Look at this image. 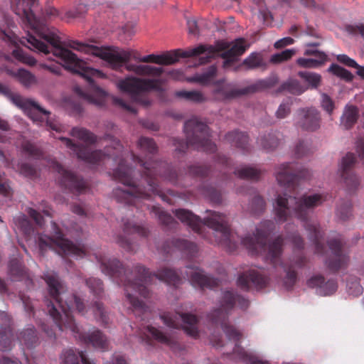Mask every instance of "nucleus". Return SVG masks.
<instances>
[{"label":"nucleus","mask_w":364,"mask_h":364,"mask_svg":"<svg viewBox=\"0 0 364 364\" xmlns=\"http://www.w3.org/2000/svg\"><path fill=\"white\" fill-rule=\"evenodd\" d=\"M187 269L189 271L186 272V277L194 287L201 289H213L220 284V281L218 279L205 274L203 271L197 267L188 266Z\"/></svg>","instance_id":"obj_21"},{"label":"nucleus","mask_w":364,"mask_h":364,"mask_svg":"<svg viewBox=\"0 0 364 364\" xmlns=\"http://www.w3.org/2000/svg\"><path fill=\"white\" fill-rule=\"evenodd\" d=\"M18 339L22 344L29 348L35 347L38 341L36 331L33 326L22 331L18 336Z\"/></svg>","instance_id":"obj_34"},{"label":"nucleus","mask_w":364,"mask_h":364,"mask_svg":"<svg viewBox=\"0 0 364 364\" xmlns=\"http://www.w3.org/2000/svg\"><path fill=\"white\" fill-rule=\"evenodd\" d=\"M210 171L206 166L193 165L189 166L188 174L186 177L205 178L208 176Z\"/></svg>","instance_id":"obj_49"},{"label":"nucleus","mask_w":364,"mask_h":364,"mask_svg":"<svg viewBox=\"0 0 364 364\" xmlns=\"http://www.w3.org/2000/svg\"><path fill=\"white\" fill-rule=\"evenodd\" d=\"M9 274L12 280L24 281L28 289L33 287V282L32 278L18 259L15 258L10 260L9 264Z\"/></svg>","instance_id":"obj_26"},{"label":"nucleus","mask_w":364,"mask_h":364,"mask_svg":"<svg viewBox=\"0 0 364 364\" xmlns=\"http://www.w3.org/2000/svg\"><path fill=\"white\" fill-rule=\"evenodd\" d=\"M95 258L103 274L109 276L119 285L124 286L127 301L130 304L136 316H141V320L147 318L149 308L138 299L136 294L145 299L149 298L150 291L146 285L150 284L154 278L176 288L183 283L181 277L173 269L164 267L152 274L145 267L139 264L129 270L125 268L119 259L108 257L104 254H96Z\"/></svg>","instance_id":"obj_5"},{"label":"nucleus","mask_w":364,"mask_h":364,"mask_svg":"<svg viewBox=\"0 0 364 364\" xmlns=\"http://www.w3.org/2000/svg\"><path fill=\"white\" fill-rule=\"evenodd\" d=\"M47 284L50 301L46 299L47 311L53 318L60 331L69 329L76 339L85 344H91L94 348L105 350L108 348L107 337L98 329L94 328L90 333H83L75 322L72 309L75 308L77 312L85 315L87 312L83 300L76 294L63 301V296L68 291L65 282L59 275L52 271H47L43 275Z\"/></svg>","instance_id":"obj_6"},{"label":"nucleus","mask_w":364,"mask_h":364,"mask_svg":"<svg viewBox=\"0 0 364 364\" xmlns=\"http://www.w3.org/2000/svg\"><path fill=\"white\" fill-rule=\"evenodd\" d=\"M85 284L96 299H101L104 297V284L100 279L90 277L85 279Z\"/></svg>","instance_id":"obj_36"},{"label":"nucleus","mask_w":364,"mask_h":364,"mask_svg":"<svg viewBox=\"0 0 364 364\" xmlns=\"http://www.w3.org/2000/svg\"><path fill=\"white\" fill-rule=\"evenodd\" d=\"M313 152L312 149L309 147L307 142L300 141L295 147V155L298 158H301Z\"/></svg>","instance_id":"obj_54"},{"label":"nucleus","mask_w":364,"mask_h":364,"mask_svg":"<svg viewBox=\"0 0 364 364\" xmlns=\"http://www.w3.org/2000/svg\"><path fill=\"white\" fill-rule=\"evenodd\" d=\"M122 230L124 235H130L137 234L140 237H146L149 234V230L144 226L139 225L129 219H122Z\"/></svg>","instance_id":"obj_32"},{"label":"nucleus","mask_w":364,"mask_h":364,"mask_svg":"<svg viewBox=\"0 0 364 364\" xmlns=\"http://www.w3.org/2000/svg\"><path fill=\"white\" fill-rule=\"evenodd\" d=\"M348 293L353 296H358L363 294V287L356 277H350L347 281Z\"/></svg>","instance_id":"obj_47"},{"label":"nucleus","mask_w":364,"mask_h":364,"mask_svg":"<svg viewBox=\"0 0 364 364\" xmlns=\"http://www.w3.org/2000/svg\"><path fill=\"white\" fill-rule=\"evenodd\" d=\"M297 75L306 82L311 89H316L321 85V76L318 73L309 71H299Z\"/></svg>","instance_id":"obj_43"},{"label":"nucleus","mask_w":364,"mask_h":364,"mask_svg":"<svg viewBox=\"0 0 364 364\" xmlns=\"http://www.w3.org/2000/svg\"><path fill=\"white\" fill-rule=\"evenodd\" d=\"M115 242L128 252H132L134 250L132 242L129 240V239L127 238L125 235H117L115 237Z\"/></svg>","instance_id":"obj_57"},{"label":"nucleus","mask_w":364,"mask_h":364,"mask_svg":"<svg viewBox=\"0 0 364 364\" xmlns=\"http://www.w3.org/2000/svg\"><path fill=\"white\" fill-rule=\"evenodd\" d=\"M268 282L267 277L255 270H250L240 274L237 279V285L243 290L247 291L251 287L262 289Z\"/></svg>","instance_id":"obj_23"},{"label":"nucleus","mask_w":364,"mask_h":364,"mask_svg":"<svg viewBox=\"0 0 364 364\" xmlns=\"http://www.w3.org/2000/svg\"><path fill=\"white\" fill-rule=\"evenodd\" d=\"M287 237L293 243L294 248L298 250H301L304 248V240L297 232H294L288 235Z\"/></svg>","instance_id":"obj_60"},{"label":"nucleus","mask_w":364,"mask_h":364,"mask_svg":"<svg viewBox=\"0 0 364 364\" xmlns=\"http://www.w3.org/2000/svg\"><path fill=\"white\" fill-rule=\"evenodd\" d=\"M95 55L105 60L113 70L119 71L124 67L127 71L132 72L138 76L148 77L128 76L119 80V89L128 93L133 101L144 106H149L151 102L147 93L151 91H161V80L159 77L163 74L164 69L149 65L129 63L131 59L141 62V57L137 52L105 48L98 49Z\"/></svg>","instance_id":"obj_7"},{"label":"nucleus","mask_w":364,"mask_h":364,"mask_svg":"<svg viewBox=\"0 0 364 364\" xmlns=\"http://www.w3.org/2000/svg\"><path fill=\"white\" fill-rule=\"evenodd\" d=\"M225 139L232 146L240 149L244 153L250 152L251 150L250 138L246 132L239 130L229 132L225 134Z\"/></svg>","instance_id":"obj_27"},{"label":"nucleus","mask_w":364,"mask_h":364,"mask_svg":"<svg viewBox=\"0 0 364 364\" xmlns=\"http://www.w3.org/2000/svg\"><path fill=\"white\" fill-rule=\"evenodd\" d=\"M352 204L350 201L342 202L336 209V215L342 221L347 220L351 215Z\"/></svg>","instance_id":"obj_50"},{"label":"nucleus","mask_w":364,"mask_h":364,"mask_svg":"<svg viewBox=\"0 0 364 364\" xmlns=\"http://www.w3.org/2000/svg\"><path fill=\"white\" fill-rule=\"evenodd\" d=\"M22 149L23 152L35 158H39L42 154L41 151L30 141L23 142L22 144Z\"/></svg>","instance_id":"obj_55"},{"label":"nucleus","mask_w":364,"mask_h":364,"mask_svg":"<svg viewBox=\"0 0 364 364\" xmlns=\"http://www.w3.org/2000/svg\"><path fill=\"white\" fill-rule=\"evenodd\" d=\"M358 117V107L355 105H347L341 117L340 126L344 129H350L356 124Z\"/></svg>","instance_id":"obj_30"},{"label":"nucleus","mask_w":364,"mask_h":364,"mask_svg":"<svg viewBox=\"0 0 364 364\" xmlns=\"http://www.w3.org/2000/svg\"><path fill=\"white\" fill-rule=\"evenodd\" d=\"M332 256L326 260L328 268L332 272H338L346 268L349 262V257L344 250V242L340 238H335L328 242Z\"/></svg>","instance_id":"obj_15"},{"label":"nucleus","mask_w":364,"mask_h":364,"mask_svg":"<svg viewBox=\"0 0 364 364\" xmlns=\"http://www.w3.org/2000/svg\"><path fill=\"white\" fill-rule=\"evenodd\" d=\"M321 120L320 113L316 109L302 108L296 111L295 124L302 130L314 132L320 128Z\"/></svg>","instance_id":"obj_16"},{"label":"nucleus","mask_w":364,"mask_h":364,"mask_svg":"<svg viewBox=\"0 0 364 364\" xmlns=\"http://www.w3.org/2000/svg\"><path fill=\"white\" fill-rule=\"evenodd\" d=\"M306 88L297 80L289 79L283 82L279 90L280 92L287 91L291 94L299 95L306 91Z\"/></svg>","instance_id":"obj_37"},{"label":"nucleus","mask_w":364,"mask_h":364,"mask_svg":"<svg viewBox=\"0 0 364 364\" xmlns=\"http://www.w3.org/2000/svg\"><path fill=\"white\" fill-rule=\"evenodd\" d=\"M208 216L203 220L186 209H176L173 211L176 217L181 223L187 225L194 232L202 235L206 225L214 231L215 242L225 246L230 252L236 250L240 240L241 243L252 255L264 254L265 260L274 267L282 264L281 256L283 252L284 240L282 235L277 236L267 245V239L274 230V223L272 220L262 221L256 229L254 236L247 235L239 238L238 235L231 232L228 218L220 213L207 210Z\"/></svg>","instance_id":"obj_2"},{"label":"nucleus","mask_w":364,"mask_h":364,"mask_svg":"<svg viewBox=\"0 0 364 364\" xmlns=\"http://www.w3.org/2000/svg\"><path fill=\"white\" fill-rule=\"evenodd\" d=\"M174 250L180 251L188 259L196 257L198 251L196 244L185 239L167 240L161 247V251L168 255Z\"/></svg>","instance_id":"obj_20"},{"label":"nucleus","mask_w":364,"mask_h":364,"mask_svg":"<svg viewBox=\"0 0 364 364\" xmlns=\"http://www.w3.org/2000/svg\"><path fill=\"white\" fill-rule=\"evenodd\" d=\"M218 304V307L208 314V318L213 324L221 326L229 340L235 342L232 355L240 360H249L250 364H269L267 361L250 358L248 353L238 344L242 338V333L228 323V317L235 305L237 304L241 309L246 310L250 305L249 301L233 291H225L223 292Z\"/></svg>","instance_id":"obj_8"},{"label":"nucleus","mask_w":364,"mask_h":364,"mask_svg":"<svg viewBox=\"0 0 364 364\" xmlns=\"http://www.w3.org/2000/svg\"><path fill=\"white\" fill-rule=\"evenodd\" d=\"M286 277L284 278V284L287 289H291L296 282L297 274L294 269H285Z\"/></svg>","instance_id":"obj_56"},{"label":"nucleus","mask_w":364,"mask_h":364,"mask_svg":"<svg viewBox=\"0 0 364 364\" xmlns=\"http://www.w3.org/2000/svg\"><path fill=\"white\" fill-rule=\"evenodd\" d=\"M321 106L324 110L328 114H331L334 109V102L331 98L326 94H322L321 95Z\"/></svg>","instance_id":"obj_61"},{"label":"nucleus","mask_w":364,"mask_h":364,"mask_svg":"<svg viewBox=\"0 0 364 364\" xmlns=\"http://www.w3.org/2000/svg\"><path fill=\"white\" fill-rule=\"evenodd\" d=\"M50 229L52 236L41 235L38 237L41 255H44L47 248L55 250L60 255L82 257L86 255L85 247L77 246L72 241L65 238L56 223L51 222Z\"/></svg>","instance_id":"obj_11"},{"label":"nucleus","mask_w":364,"mask_h":364,"mask_svg":"<svg viewBox=\"0 0 364 364\" xmlns=\"http://www.w3.org/2000/svg\"><path fill=\"white\" fill-rule=\"evenodd\" d=\"M0 349L7 351L12 347L11 318L5 311H0Z\"/></svg>","instance_id":"obj_24"},{"label":"nucleus","mask_w":364,"mask_h":364,"mask_svg":"<svg viewBox=\"0 0 364 364\" xmlns=\"http://www.w3.org/2000/svg\"><path fill=\"white\" fill-rule=\"evenodd\" d=\"M14 223L26 237L34 232L33 225L25 215L15 218Z\"/></svg>","instance_id":"obj_40"},{"label":"nucleus","mask_w":364,"mask_h":364,"mask_svg":"<svg viewBox=\"0 0 364 364\" xmlns=\"http://www.w3.org/2000/svg\"><path fill=\"white\" fill-rule=\"evenodd\" d=\"M105 364H129L124 355L119 353L113 354L111 360Z\"/></svg>","instance_id":"obj_64"},{"label":"nucleus","mask_w":364,"mask_h":364,"mask_svg":"<svg viewBox=\"0 0 364 364\" xmlns=\"http://www.w3.org/2000/svg\"><path fill=\"white\" fill-rule=\"evenodd\" d=\"M280 142L279 133H264L257 139V144L265 151H272L278 147Z\"/></svg>","instance_id":"obj_31"},{"label":"nucleus","mask_w":364,"mask_h":364,"mask_svg":"<svg viewBox=\"0 0 364 364\" xmlns=\"http://www.w3.org/2000/svg\"><path fill=\"white\" fill-rule=\"evenodd\" d=\"M12 101L17 107L22 109L24 113L32 119L33 122L39 125L46 124L49 129L57 132L62 131V125L58 121H53L51 119L50 112L42 108L35 101L23 98L20 95L13 96Z\"/></svg>","instance_id":"obj_12"},{"label":"nucleus","mask_w":364,"mask_h":364,"mask_svg":"<svg viewBox=\"0 0 364 364\" xmlns=\"http://www.w3.org/2000/svg\"><path fill=\"white\" fill-rule=\"evenodd\" d=\"M151 212L155 215V217L158 218L161 225L168 228H175L178 225L171 215L163 210L159 206H151Z\"/></svg>","instance_id":"obj_33"},{"label":"nucleus","mask_w":364,"mask_h":364,"mask_svg":"<svg viewBox=\"0 0 364 364\" xmlns=\"http://www.w3.org/2000/svg\"><path fill=\"white\" fill-rule=\"evenodd\" d=\"M319 55V60L311 58H299L296 63L299 67L303 68H316L322 65V61L324 60V55L320 54Z\"/></svg>","instance_id":"obj_45"},{"label":"nucleus","mask_w":364,"mask_h":364,"mask_svg":"<svg viewBox=\"0 0 364 364\" xmlns=\"http://www.w3.org/2000/svg\"><path fill=\"white\" fill-rule=\"evenodd\" d=\"M65 146L72 150L79 159L88 164H98L106 159L112 158L114 161H118V166L113 171V177L115 180L122 183L127 188H116L112 194L117 202L132 205L138 207L141 199H149L151 195L159 196L164 201L171 204L172 201L159 189L157 176L166 180L177 186H186L183 183L181 176L177 171L173 168L168 163L162 161L152 160L157 153L158 147L153 139L141 136L137 142V147L144 153L149 159L144 161L141 158L132 154L134 162L141 167L140 176L147 184L148 188L143 187L141 183H137L134 179L133 169L125 164L122 158V146L119 141L114 140V146H106L105 151H90L87 146L74 143L70 139L60 138Z\"/></svg>","instance_id":"obj_1"},{"label":"nucleus","mask_w":364,"mask_h":364,"mask_svg":"<svg viewBox=\"0 0 364 364\" xmlns=\"http://www.w3.org/2000/svg\"><path fill=\"white\" fill-rule=\"evenodd\" d=\"M186 141L175 138L173 139L176 151L185 152L188 146L195 149L213 153L216 151V145L210 140L209 128L197 117H193L184 124Z\"/></svg>","instance_id":"obj_10"},{"label":"nucleus","mask_w":364,"mask_h":364,"mask_svg":"<svg viewBox=\"0 0 364 364\" xmlns=\"http://www.w3.org/2000/svg\"><path fill=\"white\" fill-rule=\"evenodd\" d=\"M27 213L35 221L36 224L42 227L44 224V219L41 214L33 208H28Z\"/></svg>","instance_id":"obj_63"},{"label":"nucleus","mask_w":364,"mask_h":364,"mask_svg":"<svg viewBox=\"0 0 364 364\" xmlns=\"http://www.w3.org/2000/svg\"><path fill=\"white\" fill-rule=\"evenodd\" d=\"M60 359V364H94L86 357L84 352L72 348L63 350Z\"/></svg>","instance_id":"obj_29"},{"label":"nucleus","mask_w":364,"mask_h":364,"mask_svg":"<svg viewBox=\"0 0 364 364\" xmlns=\"http://www.w3.org/2000/svg\"><path fill=\"white\" fill-rule=\"evenodd\" d=\"M176 96L196 103H201L206 101V97L204 96V95L201 92L197 90L177 91L176 92Z\"/></svg>","instance_id":"obj_42"},{"label":"nucleus","mask_w":364,"mask_h":364,"mask_svg":"<svg viewBox=\"0 0 364 364\" xmlns=\"http://www.w3.org/2000/svg\"><path fill=\"white\" fill-rule=\"evenodd\" d=\"M311 176L309 171L301 168L296 163H285L281 164L276 172L278 183L284 187L288 193L283 196L279 195L276 199L274 213L279 223H284L293 214L304 224V228L309 232V237L315 245L316 253L323 255L324 245L322 242L323 232L320 225L309 221L314 209L321 205L326 198L321 194L303 196L300 198L292 196L299 178L308 179Z\"/></svg>","instance_id":"obj_4"},{"label":"nucleus","mask_w":364,"mask_h":364,"mask_svg":"<svg viewBox=\"0 0 364 364\" xmlns=\"http://www.w3.org/2000/svg\"><path fill=\"white\" fill-rule=\"evenodd\" d=\"M295 51L293 49H286L271 56L270 62L274 64L281 63L291 58Z\"/></svg>","instance_id":"obj_52"},{"label":"nucleus","mask_w":364,"mask_h":364,"mask_svg":"<svg viewBox=\"0 0 364 364\" xmlns=\"http://www.w3.org/2000/svg\"><path fill=\"white\" fill-rule=\"evenodd\" d=\"M53 169L59 174L58 178L60 186L70 193L80 195L87 188L86 181L72 171L65 169L57 161L52 163Z\"/></svg>","instance_id":"obj_14"},{"label":"nucleus","mask_w":364,"mask_h":364,"mask_svg":"<svg viewBox=\"0 0 364 364\" xmlns=\"http://www.w3.org/2000/svg\"><path fill=\"white\" fill-rule=\"evenodd\" d=\"M250 44L245 38H240L230 43L218 41L215 46L200 44L192 48V54L198 56L205 53L206 55L199 58L200 65L209 63L215 56L223 58V68L225 70L230 68L238 60L239 57L243 55L249 48Z\"/></svg>","instance_id":"obj_9"},{"label":"nucleus","mask_w":364,"mask_h":364,"mask_svg":"<svg viewBox=\"0 0 364 364\" xmlns=\"http://www.w3.org/2000/svg\"><path fill=\"white\" fill-rule=\"evenodd\" d=\"M92 306L96 319L105 326L108 325L109 321V314L104 304L102 302L97 301L92 304Z\"/></svg>","instance_id":"obj_41"},{"label":"nucleus","mask_w":364,"mask_h":364,"mask_svg":"<svg viewBox=\"0 0 364 364\" xmlns=\"http://www.w3.org/2000/svg\"><path fill=\"white\" fill-rule=\"evenodd\" d=\"M328 71L334 75L340 77L341 79L346 80V82H350L353 80V74L348 70L337 64H332L329 67Z\"/></svg>","instance_id":"obj_46"},{"label":"nucleus","mask_w":364,"mask_h":364,"mask_svg":"<svg viewBox=\"0 0 364 364\" xmlns=\"http://www.w3.org/2000/svg\"><path fill=\"white\" fill-rule=\"evenodd\" d=\"M16 1L15 13L23 16L30 26L26 36L23 37L21 41V44L31 50L46 55L52 53L63 63V65H43V68L59 75L63 67L72 73L79 74L91 85H94L92 77H105V74L100 70L89 67L86 62L78 58L74 53L65 48L53 28H49L36 18L31 9L38 0H16Z\"/></svg>","instance_id":"obj_3"},{"label":"nucleus","mask_w":364,"mask_h":364,"mask_svg":"<svg viewBox=\"0 0 364 364\" xmlns=\"http://www.w3.org/2000/svg\"><path fill=\"white\" fill-rule=\"evenodd\" d=\"M20 173L26 177L29 178H34L37 174L36 168L27 163H23L21 165Z\"/></svg>","instance_id":"obj_62"},{"label":"nucleus","mask_w":364,"mask_h":364,"mask_svg":"<svg viewBox=\"0 0 364 364\" xmlns=\"http://www.w3.org/2000/svg\"><path fill=\"white\" fill-rule=\"evenodd\" d=\"M201 191L203 194L208 197L212 203L215 204L222 203V194L215 188L212 186L203 187Z\"/></svg>","instance_id":"obj_51"},{"label":"nucleus","mask_w":364,"mask_h":364,"mask_svg":"<svg viewBox=\"0 0 364 364\" xmlns=\"http://www.w3.org/2000/svg\"><path fill=\"white\" fill-rule=\"evenodd\" d=\"M194 57L192 54V48L187 50L177 49L171 52H167L162 55L150 54L141 57V63H156L158 65H171L178 60L180 58Z\"/></svg>","instance_id":"obj_19"},{"label":"nucleus","mask_w":364,"mask_h":364,"mask_svg":"<svg viewBox=\"0 0 364 364\" xmlns=\"http://www.w3.org/2000/svg\"><path fill=\"white\" fill-rule=\"evenodd\" d=\"M290 113L291 104L289 102H283L279 106L275 116L277 119H282L286 118Z\"/></svg>","instance_id":"obj_58"},{"label":"nucleus","mask_w":364,"mask_h":364,"mask_svg":"<svg viewBox=\"0 0 364 364\" xmlns=\"http://www.w3.org/2000/svg\"><path fill=\"white\" fill-rule=\"evenodd\" d=\"M234 173L242 179L257 181L260 176L261 171L251 166H243L235 169Z\"/></svg>","instance_id":"obj_39"},{"label":"nucleus","mask_w":364,"mask_h":364,"mask_svg":"<svg viewBox=\"0 0 364 364\" xmlns=\"http://www.w3.org/2000/svg\"><path fill=\"white\" fill-rule=\"evenodd\" d=\"M19 296L23 304L25 311L30 316H34V306L30 297L26 296L24 294H20Z\"/></svg>","instance_id":"obj_59"},{"label":"nucleus","mask_w":364,"mask_h":364,"mask_svg":"<svg viewBox=\"0 0 364 364\" xmlns=\"http://www.w3.org/2000/svg\"><path fill=\"white\" fill-rule=\"evenodd\" d=\"M134 334L147 344H151V341L153 339L160 343L168 346L171 348L177 345L171 337L151 326L140 327L134 332Z\"/></svg>","instance_id":"obj_22"},{"label":"nucleus","mask_w":364,"mask_h":364,"mask_svg":"<svg viewBox=\"0 0 364 364\" xmlns=\"http://www.w3.org/2000/svg\"><path fill=\"white\" fill-rule=\"evenodd\" d=\"M356 163V157L354 154L348 153L341 161L340 172L341 177L348 191L356 190L360 186V181L353 172V168Z\"/></svg>","instance_id":"obj_18"},{"label":"nucleus","mask_w":364,"mask_h":364,"mask_svg":"<svg viewBox=\"0 0 364 364\" xmlns=\"http://www.w3.org/2000/svg\"><path fill=\"white\" fill-rule=\"evenodd\" d=\"M216 74V66L210 65L203 73L196 74L193 77H191V81L198 82L203 85H208L214 80Z\"/></svg>","instance_id":"obj_35"},{"label":"nucleus","mask_w":364,"mask_h":364,"mask_svg":"<svg viewBox=\"0 0 364 364\" xmlns=\"http://www.w3.org/2000/svg\"><path fill=\"white\" fill-rule=\"evenodd\" d=\"M265 202L258 194H255L249 205L248 210L255 215H259L264 211Z\"/></svg>","instance_id":"obj_44"},{"label":"nucleus","mask_w":364,"mask_h":364,"mask_svg":"<svg viewBox=\"0 0 364 364\" xmlns=\"http://www.w3.org/2000/svg\"><path fill=\"white\" fill-rule=\"evenodd\" d=\"M13 55L18 60L30 66H33L36 63V60L33 57L26 54L21 49L14 50L13 51Z\"/></svg>","instance_id":"obj_53"},{"label":"nucleus","mask_w":364,"mask_h":364,"mask_svg":"<svg viewBox=\"0 0 364 364\" xmlns=\"http://www.w3.org/2000/svg\"><path fill=\"white\" fill-rule=\"evenodd\" d=\"M160 319L169 328L183 327L186 333L193 338L198 336V318L192 314L163 311L159 314Z\"/></svg>","instance_id":"obj_13"},{"label":"nucleus","mask_w":364,"mask_h":364,"mask_svg":"<svg viewBox=\"0 0 364 364\" xmlns=\"http://www.w3.org/2000/svg\"><path fill=\"white\" fill-rule=\"evenodd\" d=\"M16 76L18 77V81L26 87H28L36 82V77L30 72L23 69H19L17 71Z\"/></svg>","instance_id":"obj_48"},{"label":"nucleus","mask_w":364,"mask_h":364,"mask_svg":"<svg viewBox=\"0 0 364 364\" xmlns=\"http://www.w3.org/2000/svg\"><path fill=\"white\" fill-rule=\"evenodd\" d=\"M245 67V70H265L267 67V63L264 58L263 54L259 52H252L246 58H245L239 66L234 70L237 71L240 67Z\"/></svg>","instance_id":"obj_28"},{"label":"nucleus","mask_w":364,"mask_h":364,"mask_svg":"<svg viewBox=\"0 0 364 364\" xmlns=\"http://www.w3.org/2000/svg\"><path fill=\"white\" fill-rule=\"evenodd\" d=\"M263 87L262 82L250 85L241 89L232 87L230 85H225L216 88L214 92L215 100L220 101L230 100L238 97L258 92Z\"/></svg>","instance_id":"obj_17"},{"label":"nucleus","mask_w":364,"mask_h":364,"mask_svg":"<svg viewBox=\"0 0 364 364\" xmlns=\"http://www.w3.org/2000/svg\"><path fill=\"white\" fill-rule=\"evenodd\" d=\"M71 135L87 144H93L97 141V136L85 128L73 127L71 130Z\"/></svg>","instance_id":"obj_38"},{"label":"nucleus","mask_w":364,"mask_h":364,"mask_svg":"<svg viewBox=\"0 0 364 364\" xmlns=\"http://www.w3.org/2000/svg\"><path fill=\"white\" fill-rule=\"evenodd\" d=\"M308 287L315 288L316 293L320 296H330L334 294L338 289V284L335 279H325L321 275H316L311 277L307 281Z\"/></svg>","instance_id":"obj_25"}]
</instances>
